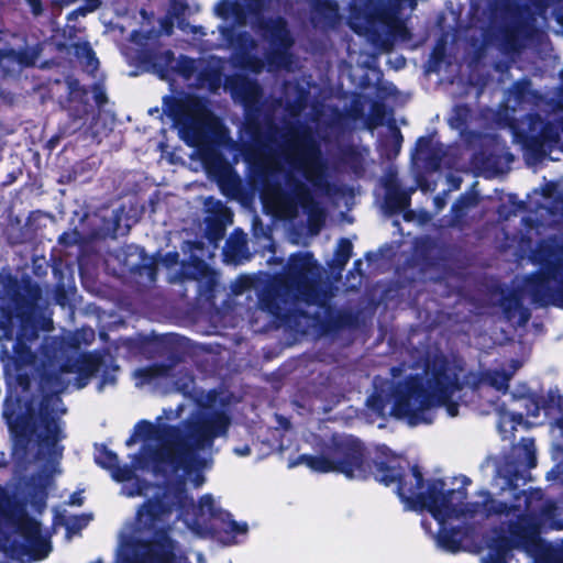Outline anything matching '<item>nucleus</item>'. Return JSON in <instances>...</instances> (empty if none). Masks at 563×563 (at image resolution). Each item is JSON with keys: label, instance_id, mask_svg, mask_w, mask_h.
Segmentation results:
<instances>
[{"label": "nucleus", "instance_id": "obj_1", "mask_svg": "<svg viewBox=\"0 0 563 563\" xmlns=\"http://www.w3.org/2000/svg\"><path fill=\"white\" fill-rule=\"evenodd\" d=\"M517 450V461L503 457L496 463L494 477L495 487L512 493L510 504L494 499L487 490L478 494L481 503H465L466 487L471 484L466 476L460 477L461 486L457 488H446L442 479H431L424 484L417 465L404 474L396 459L388 457L386 446L382 448V454L387 460L374 461L373 470L368 471L363 446L352 438H333L320 455L302 454L290 466L305 464L313 472H339L352 479H365L373 474L377 482L386 486L397 484V495L406 509L427 510L430 514L437 531L432 530L427 518L421 520V526L445 552L456 553L464 549V539L471 532V527L466 526L468 520L497 517L506 525L512 547L529 553L538 547L542 527L554 517L555 505L539 488L517 492L519 482L526 481L520 466H536L533 439H522Z\"/></svg>", "mask_w": 563, "mask_h": 563}, {"label": "nucleus", "instance_id": "obj_2", "mask_svg": "<svg viewBox=\"0 0 563 563\" xmlns=\"http://www.w3.org/2000/svg\"><path fill=\"white\" fill-rule=\"evenodd\" d=\"M132 377L136 387L157 393H167L173 383L177 391L197 404V408L177 426H169L165 420L179 419L184 405L163 409V415L154 422L139 421L125 441L129 448L141 443L133 465L167 477V483L189 482L199 488L206 482L207 461L199 459L197 453L210 452L217 439L228 435L232 422L230 396L216 389L198 390L192 376L187 373L173 380L170 369L163 365L136 368Z\"/></svg>", "mask_w": 563, "mask_h": 563}, {"label": "nucleus", "instance_id": "obj_3", "mask_svg": "<svg viewBox=\"0 0 563 563\" xmlns=\"http://www.w3.org/2000/svg\"><path fill=\"white\" fill-rule=\"evenodd\" d=\"M66 408L57 395H47L40 402L37 416L13 417L8 409L7 419L13 438V453L25 451L33 440L36 445V460L43 462L37 472L11 489L0 484V529L13 530V539H7L2 547L4 553L22 563L40 561L52 551L49 536L43 532L40 521L31 517L42 515L47 506L48 492L54 478L60 473L59 461L63 456V441L67 434L62 416Z\"/></svg>", "mask_w": 563, "mask_h": 563}, {"label": "nucleus", "instance_id": "obj_4", "mask_svg": "<svg viewBox=\"0 0 563 563\" xmlns=\"http://www.w3.org/2000/svg\"><path fill=\"white\" fill-rule=\"evenodd\" d=\"M186 483L157 486L153 496L137 508L134 519L120 532L115 563H189L168 536L174 520H181L196 537L225 547L245 542L247 522L236 521L210 494L201 496L196 504L185 488Z\"/></svg>", "mask_w": 563, "mask_h": 563}, {"label": "nucleus", "instance_id": "obj_5", "mask_svg": "<svg viewBox=\"0 0 563 563\" xmlns=\"http://www.w3.org/2000/svg\"><path fill=\"white\" fill-rule=\"evenodd\" d=\"M521 363L511 360L500 368L484 372L478 379L464 374L463 360L454 354H444L438 349L427 353L421 376H406L399 380L400 367L391 368V379L375 377L374 391L367 398V408L384 417L387 412L410 427L431 424L438 411L444 408L450 418L459 415L465 385L472 384L473 391L482 393L485 387L507 393L509 382Z\"/></svg>", "mask_w": 563, "mask_h": 563}, {"label": "nucleus", "instance_id": "obj_6", "mask_svg": "<svg viewBox=\"0 0 563 563\" xmlns=\"http://www.w3.org/2000/svg\"><path fill=\"white\" fill-rule=\"evenodd\" d=\"M317 262L309 252H299L289 257L284 274L254 279L240 276L231 284L234 295L251 288L256 289L257 306L267 313L269 323L282 324L303 314V306L317 302L313 277Z\"/></svg>", "mask_w": 563, "mask_h": 563}, {"label": "nucleus", "instance_id": "obj_7", "mask_svg": "<svg viewBox=\"0 0 563 563\" xmlns=\"http://www.w3.org/2000/svg\"><path fill=\"white\" fill-rule=\"evenodd\" d=\"M417 0H352L349 26L379 52L410 40V14Z\"/></svg>", "mask_w": 563, "mask_h": 563}, {"label": "nucleus", "instance_id": "obj_8", "mask_svg": "<svg viewBox=\"0 0 563 563\" xmlns=\"http://www.w3.org/2000/svg\"><path fill=\"white\" fill-rule=\"evenodd\" d=\"M213 12L223 21L218 31L228 48L249 52L256 47L247 32L239 31L246 24L255 32L272 31L274 37L287 40L285 20L280 16L266 19L263 15V0H220Z\"/></svg>", "mask_w": 563, "mask_h": 563}, {"label": "nucleus", "instance_id": "obj_9", "mask_svg": "<svg viewBox=\"0 0 563 563\" xmlns=\"http://www.w3.org/2000/svg\"><path fill=\"white\" fill-rule=\"evenodd\" d=\"M503 126H507L514 142L521 145L530 167H537L555 148L563 152L562 118L544 122L538 114H527L520 121L506 118Z\"/></svg>", "mask_w": 563, "mask_h": 563}, {"label": "nucleus", "instance_id": "obj_10", "mask_svg": "<svg viewBox=\"0 0 563 563\" xmlns=\"http://www.w3.org/2000/svg\"><path fill=\"white\" fill-rule=\"evenodd\" d=\"M262 200L274 216L284 220L296 219L301 210L313 233L319 232L325 219L324 210L307 186L291 175L286 176L285 188L267 184L262 191Z\"/></svg>", "mask_w": 563, "mask_h": 563}, {"label": "nucleus", "instance_id": "obj_11", "mask_svg": "<svg viewBox=\"0 0 563 563\" xmlns=\"http://www.w3.org/2000/svg\"><path fill=\"white\" fill-rule=\"evenodd\" d=\"M163 112L172 119L179 137L189 146L200 145L207 131L217 123L207 101L194 95L164 97Z\"/></svg>", "mask_w": 563, "mask_h": 563}, {"label": "nucleus", "instance_id": "obj_12", "mask_svg": "<svg viewBox=\"0 0 563 563\" xmlns=\"http://www.w3.org/2000/svg\"><path fill=\"white\" fill-rule=\"evenodd\" d=\"M140 14L143 19L142 29L131 33L129 43L122 47V54L130 64L145 67L162 79H170L176 57L172 49L162 48L159 38L164 34L154 27L145 29V25L151 24L153 13L142 9Z\"/></svg>", "mask_w": 563, "mask_h": 563}, {"label": "nucleus", "instance_id": "obj_13", "mask_svg": "<svg viewBox=\"0 0 563 563\" xmlns=\"http://www.w3.org/2000/svg\"><path fill=\"white\" fill-rule=\"evenodd\" d=\"M181 251L188 255L187 260L180 262L177 252H168L159 260L158 264L167 271L168 283L197 280L203 291L212 292L219 282V274L203 261L202 244L186 241L181 245Z\"/></svg>", "mask_w": 563, "mask_h": 563}, {"label": "nucleus", "instance_id": "obj_14", "mask_svg": "<svg viewBox=\"0 0 563 563\" xmlns=\"http://www.w3.org/2000/svg\"><path fill=\"white\" fill-rule=\"evenodd\" d=\"M22 38L9 31L0 30V99L13 101L10 88L13 87L23 68L33 66L42 53V44L19 45Z\"/></svg>", "mask_w": 563, "mask_h": 563}, {"label": "nucleus", "instance_id": "obj_15", "mask_svg": "<svg viewBox=\"0 0 563 563\" xmlns=\"http://www.w3.org/2000/svg\"><path fill=\"white\" fill-rule=\"evenodd\" d=\"M522 290L534 305L563 309V253L548 255L540 272L525 278Z\"/></svg>", "mask_w": 563, "mask_h": 563}, {"label": "nucleus", "instance_id": "obj_16", "mask_svg": "<svg viewBox=\"0 0 563 563\" xmlns=\"http://www.w3.org/2000/svg\"><path fill=\"white\" fill-rule=\"evenodd\" d=\"M285 158L291 169L300 173L316 190L329 195L327 164L319 145L312 139L296 137L289 141Z\"/></svg>", "mask_w": 563, "mask_h": 563}, {"label": "nucleus", "instance_id": "obj_17", "mask_svg": "<svg viewBox=\"0 0 563 563\" xmlns=\"http://www.w3.org/2000/svg\"><path fill=\"white\" fill-rule=\"evenodd\" d=\"M118 371L119 366L109 353L92 352L77 353L75 357L68 358L60 374H78L77 388H82L91 376L98 375L100 377L98 389L101 391L108 386L115 385Z\"/></svg>", "mask_w": 563, "mask_h": 563}, {"label": "nucleus", "instance_id": "obj_18", "mask_svg": "<svg viewBox=\"0 0 563 563\" xmlns=\"http://www.w3.org/2000/svg\"><path fill=\"white\" fill-rule=\"evenodd\" d=\"M199 11V7L195 5L191 8L188 3L183 0H172L168 4L166 14L157 20L158 29L156 32L169 36L174 32V25L184 33L191 34L195 37H202L207 35L205 27L200 25H191L186 21V16L194 14Z\"/></svg>", "mask_w": 563, "mask_h": 563}, {"label": "nucleus", "instance_id": "obj_19", "mask_svg": "<svg viewBox=\"0 0 563 563\" xmlns=\"http://www.w3.org/2000/svg\"><path fill=\"white\" fill-rule=\"evenodd\" d=\"M380 185L385 189V208L389 213L404 211L410 203V194L400 188L397 172L389 167L380 178Z\"/></svg>", "mask_w": 563, "mask_h": 563}, {"label": "nucleus", "instance_id": "obj_20", "mask_svg": "<svg viewBox=\"0 0 563 563\" xmlns=\"http://www.w3.org/2000/svg\"><path fill=\"white\" fill-rule=\"evenodd\" d=\"M445 147L433 136H422L416 143L412 159L428 170H438L442 165Z\"/></svg>", "mask_w": 563, "mask_h": 563}, {"label": "nucleus", "instance_id": "obj_21", "mask_svg": "<svg viewBox=\"0 0 563 563\" xmlns=\"http://www.w3.org/2000/svg\"><path fill=\"white\" fill-rule=\"evenodd\" d=\"M262 36L268 38L272 44H278L279 47L273 48L266 55L267 62V70L274 71L278 69L291 70L294 64V56L289 52V48L292 44L289 32L287 31V40L282 41L277 37H274L272 31H262L257 32Z\"/></svg>", "mask_w": 563, "mask_h": 563}, {"label": "nucleus", "instance_id": "obj_22", "mask_svg": "<svg viewBox=\"0 0 563 563\" xmlns=\"http://www.w3.org/2000/svg\"><path fill=\"white\" fill-rule=\"evenodd\" d=\"M136 454L131 456V466L129 465H119L118 455L108 450L106 445H96L95 446V462L102 468L108 470L111 473V476L114 481H128L131 478L134 470H137L133 465V457ZM142 471H148L147 468H141Z\"/></svg>", "mask_w": 563, "mask_h": 563}, {"label": "nucleus", "instance_id": "obj_23", "mask_svg": "<svg viewBox=\"0 0 563 563\" xmlns=\"http://www.w3.org/2000/svg\"><path fill=\"white\" fill-rule=\"evenodd\" d=\"M231 95L234 101L244 107L245 111H251L262 97V88L255 80L239 77L231 85Z\"/></svg>", "mask_w": 563, "mask_h": 563}, {"label": "nucleus", "instance_id": "obj_24", "mask_svg": "<svg viewBox=\"0 0 563 563\" xmlns=\"http://www.w3.org/2000/svg\"><path fill=\"white\" fill-rule=\"evenodd\" d=\"M224 262L239 265L250 258L246 236L243 232L233 233L223 249Z\"/></svg>", "mask_w": 563, "mask_h": 563}, {"label": "nucleus", "instance_id": "obj_25", "mask_svg": "<svg viewBox=\"0 0 563 563\" xmlns=\"http://www.w3.org/2000/svg\"><path fill=\"white\" fill-rule=\"evenodd\" d=\"M520 292L514 291L505 297L500 303L506 319L518 325H525L530 319V312L523 307Z\"/></svg>", "mask_w": 563, "mask_h": 563}, {"label": "nucleus", "instance_id": "obj_26", "mask_svg": "<svg viewBox=\"0 0 563 563\" xmlns=\"http://www.w3.org/2000/svg\"><path fill=\"white\" fill-rule=\"evenodd\" d=\"M493 411L498 416V431L504 440L512 438L517 426L523 421L522 413L509 411L504 405L492 402Z\"/></svg>", "mask_w": 563, "mask_h": 563}, {"label": "nucleus", "instance_id": "obj_27", "mask_svg": "<svg viewBox=\"0 0 563 563\" xmlns=\"http://www.w3.org/2000/svg\"><path fill=\"white\" fill-rule=\"evenodd\" d=\"M217 184L228 198H238L242 192L240 176L230 167L223 166L217 175Z\"/></svg>", "mask_w": 563, "mask_h": 563}, {"label": "nucleus", "instance_id": "obj_28", "mask_svg": "<svg viewBox=\"0 0 563 563\" xmlns=\"http://www.w3.org/2000/svg\"><path fill=\"white\" fill-rule=\"evenodd\" d=\"M313 20L333 26L339 21V5L332 0H312Z\"/></svg>", "mask_w": 563, "mask_h": 563}, {"label": "nucleus", "instance_id": "obj_29", "mask_svg": "<svg viewBox=\"0 0 563 563\" xmlns=\"http://www.w3.org/2000/svg\"><path fill=\"white\" fill-rule=\"evenodd\" d=\"M477 205V197L473 194L462 195L451 208V225H460L470 209Z\"/></svg>", "mask_w": 563, "mask_h": 563}, {"label": "nucleus", "instance_id": "obj_30", "mask_svg": "<svg viewBox=\"0 0 563 563\" xmlns=\"http://www.w3.org/2000/svg\"><path fill=\"white\" fill-rule=\"evenodd\" d=\"M74 54L88 71L97 69L99 62L88 42L76 43L74 45Z\"/></svg>", "mask_w": 563, "mask_h": 563}, {"label": "nucleus", "instance_id": "obj_31", "mask_svg": "<svg viewBox=\"0 0 563 563\" xmlns=\"http://www.w3.org/2000/svg\"><path fill=\"white\" fill-rule=\"evenodd\" d=\"M509 549L507 542L496 541L488 545V552L481 559L482 563H508Z\"/></svg>", "mask_w": 563, "mask_h": 563}, {"label": "nucleus", "instance_id": "obj_32", "mask_svg": "<svg viewBox=\"0 0 563 563\" xmlns=\"http://www.w3.org/2000/svg\"><path fill=\"white\" fill-rule=\"evenodd\" d=\"M95 331L91 328H82L75 332L67 333L63 340L73 349H79L80 345H89L95 341Z\"/></svg>", "mask_w": 563, "mask_h": 563}, {"label": "nucleus", "instance_id": "obj_33", "mask_svg": "<svg viewBox=\"0 0 563 563\" xmlns=\"http://www.w3.org/2000/svg\"><path fill=\"white\" fill-rule=\"evenodd\" d=\"M198 60L186 55H180L175 58L173 67V77L180 76L184 79H190L197 70Z\"/></svg>", "mask_w": 563, "mask_h": 563}, {"label": "nucleus", "instance_id": "obj_34", "mask_svg": "<svg viewBox=\"0 0 563 563\" xmlns=\"http://www.w3.org/2000/svg\"><path fill=\"white\" fill-rule=\"evenodd\" d=\"M446 38L442 36L439 38L431 52L430 58L427 65V71L438 73L441 69L442 63L445 57Z\"/></svg>", "mask_w": 563, "mask_h": 563}, {"label": "nucleus", "instance_id": "obj_35", "mask_svg": "<svg viewBox=\"0 0 563 563\" xmlns=\"http://www.w3.org/2000/svg\"><path fill=\"white\" fill-rule=\"evenodd\" d=\"M353 244L349 239H341L338 242L332 265L335 268L342 269L352 256Z\"/></svg>", "mask_w": 563, "mask_h": 563}, {"label": "nucleus", "instance_id": "obj_36", "mask_svg": "<svg viewBox=\"0 0 563 563\" xmlns=\"http://www.w3.org/2000/svg\"><path fill=\"white\" fill-rule=\"evenodd\" d=\"M205 211L213 214V220L223 221L229 217L227 206L214 197H207L203 201Z\"/></svg>", "mask_w": 563, "mask_h": 563}, {"label": "nucleus", "instance_id": "obj_37", "mask_svg": "<svg viewBox=\"0 0 563 563\" xmlns=\"http://www.w3.org/2000/svg\"><path fill=\"white\" fill-rule=\"evenodd\" d=\"M77 0H53L54 3H57L58 5H69ZM100 5V0H85V4L82 7L77 8L76 10L71 11L67 19L68 20H75L78 16H85L87 13L95 11Z\"/></svg>", "mask_w": 563, "mask_h": 563}, {"label": "nucleus", "instance_id": "obj_38", "mask_svg": "<svg viewBox=\"0 0 563 563\" xmlns=\"http://www.w3.org/2000/svg\"><path fill=\"white\" fill-rule=\"evenodd\" d=\"M133 477V475L131 476ZM122 486V494L126 497L145 496L148 493L150 485L140 478H130Z\"/></svg>", "mask_w": 563, "mask_h": 563}, {"label": "nucleus", "instance_id": "obj_39", "mask_svg": "<svg viewBox=\"0 0 563 563\" xmlns=\"http://www.w3.org/2000/svg\"><path fill=\"white\" fill-rule=\"evenodd\" d=\"M90 519L91 517L87 515L69 517L66 521V528L70 532L81 530L88 525Z\"/></svg>", "mask_w": 563, "mask_h": 563}, {"label": "nucleus", "instance_id": "obj_40", "mask_svg": "<svg viewBox=\"0 0 563 563\" xmlns=\"http://www.w3.org/2000/svg\"><path fill=\"white\" fill-rule=\"evenodd\" d=\"M508 200L511 205V209L509 211H506V207L505 206H501L499 209H498V214L499 217H504V218H508L509 216L511 214H516L517 211H519L520 209H522V203L521 202H518L516 200V196L515 195H510L508 197Z\"/></svg>", "mask_w": 563, "mask_h": 563}, {"label": "nucleus", "instance_id": "obj_41", "mask_svg": "<svg viewBox=\"0 0 563 563\" xmlns=\"http://www.w3.org/2000/svg\"><path fill=\"white\" fill-rule=\"evenodd\" d=\"M498 0H471L472 8L475 11H495V5Z\"/></svg>", "mask_w": 563, "mask_h": 563}, {"label": "nucleus", "instance_id": "obj_42", "mask_svg": "<svg viewBox=\"0 0 563 563\" xmlns=\"http://www.w3.org/2000/svg\"><path fill=\"white\" fill-rule=\"evenodd\" d=\"M362 261L357 260L354 262L353 269L349 272L347 279H355L354 283L351 284V287L354 288L362 283Z\"/></svg>", "mask_w": 563, "mask_h": 563}, {"label": "nucleus", "instance_id": "obj_43", "mask_svg": "<svg viewBox=\"0 0 563 563\" xmlns=\"http://www.w3.org/2000/svg\"><path fill=\"white\" fill-rule=\"evenodd\" d=\"M256 167L262 177H266L268 173L275 169L273 162L266 158L258 159L256 163Z\"/></svg>", "mask_w": 563, "mask_h": 563}, {"label": "nucleus", "instance_id": "obj_44", "mask_svg": "<svg viewBox=\"0 0 563 563\" xmlns=\"http://www.w3.org/2000/svg\"><path fill=\"white\" fill-rule=\"evenodd\" d=\"M523 401L528 416L538 417L540 412L539 402L532 398H525Z\"/></svg>", "mask_w": 563, "mask_h": 563}, {"label": "nucleus", "instance_id": "obj_45", "mask_svg": "<svg viewBox=\"0 0 563 563\" xmlns=\"http://www.w3.org/2000/svg\"><path fill=\"white\" fill-rule=\"evenodd\" d=\"M26 4L34 16H38L43 13L42 0H25Z\"/></svg>", "mask_w": 563, "mask_h": 563}, {"label": "nucleus", "instance_id": "obj_46", "mask_svg": "<svg viewBox=\"0 0 563 563\" xmlns=\"http://www.w3.org/2000/svg\"><path fill=\"white\" fill-rule=\"evenodd\" d=\"M391 141L395 145V155H397L401 147L402 135L398 129L391 131Z\"/></svg>", "mask_w": 563, "mask_h": 563}, {"label": "nucleus", "instance_id": "obj_47", "mask_svg": "<svg viewBox=\"0 0 563 563\" xmlns=\"http://www.w3.org/2000/svg\"><path fill=\"white\" fill-rule=\"evenodd\" d=\"M67 85H68L69 93L71 97H77L80 95L81 88L79 86L78 80L68 78Z\"/></svg>", "mask_w": 563, "mask_h": 563}, {"label": "nucleus", "instance_id": "obj_48", "mask_svg": "<svg viewBox=\"0 0 563 563\" xmlns=\"http://www.w3.org/2000/svg\"><path fill=\"white\" fill-rule=\"evenodd\" d=\"M465 111H466V110H465L464 108H462V107H456V108H455V113H456V115H455V117H452V118L450 119V124H451L453 128H457V129H459V128H461V126L464 124V122L460 120L459 115H460V113H461V112H465Z\"/></svg>", "mask_w": 563, "mask_h": 563}, {"label": "nucleus", "instance_id": "obj_49", "mask_svg": "<svg viewBox=\"0 0 563 563\" xmlns=\"http://www.w3.org/2000/svg\"><path fill=\"white\" fill-rule=\"evenodd\" d=\"M54 380H57V376L56 377H49L48 380H47V384L54 388V390L56 393H62L64 391V389L66 388V386L64 384H59V383H56Z\"/></svg>", "mask_w": 563, "mask_h": 563}, {"label": "nucleus", "instance_id": "obj_50", "mask_svg": "<svg viewBox=\"0 0 563 563\" xmlns=\"http://www.w3.org/2000/svg\"><path fill=\"white\" fill-rule=\"evenodd\" d=\"M82 496L80 492H76L69 497L68 504L71 506H81L82 504Z\"/></svg>", "mask_w": 563, "mask_h": 563}, {"label": "nucleus", "instance_id": "obj_51", "mask_svg": "<svg viewBox=\"0 0 563 563\" xmlns=\"http://www.w3.org/2000/svg\"><path fill=\"white\" fill-rule=\"evenodd\" d=\"M525 88H526V84H523V82H517V84L514 86L512 90H510V92H509V93H510V95L516 93V95H517V96H516V99H518V100H519V99H521V95L523 93Z\"/></svg>", "mask_w": 563, "mask_h": 563}, {"label": "nucleus", "instance_id": "obj_52", "mask_svg": "<svg viewBox=\"0 0 563 563\" xmlns=\"http://www.w3.org/2000/svg\"><path fill=\"white\" fill-rule=\"evenodd\" d=\"M234 453L239 456H247L251 453V449L249 445H243L241 448H235Z\"/></svg>", "mask_w": 563, "mask_h": 563}, {"label": "nucleus", "instance_id": "obj_53", "mask_svg": "<svg viewBox=\"0 0 563 563\" xmlns=\"http://www.w3.org/2000/svg\"><path fill=\"white\" fill-rule=\"evenodd\" d=\"M274 137H275V129L273 125L269 126V129L265 132L264 134V139L271 143L274 141Z\"/></svg>", "mask_w": 563, "mask_h": 563}, {"label": "nucleus", "instance_id": "obj_54", "mask_svg": "<svg viewBox=\"0 0 563 563\" xmlns=\"http://www.w3.org/2000/svg\"><path fill=\"white\" fill-rule=\"evenodd\" d=\"M9 465V460L3 451H0V468H5Z\"/></svg>", "mask_w": 563, "mask_h": 563}, {"label": "nucleus", "instance_id": "obj_55", "mask_svg": "<svg viewBox=\"0 0 563 563\" xmlns=\"http://www.w3.org/2000/svg\"><path fill=\"white\" fill-rule=\"evenodd\" d=\"M434 205H435L438 210H441L444 207V205H445V199L443 197H441V196H437L434 198Z\"/></svg>", "mask_w": 563, "mask_h": 563}, {"label": "nucleus", "instance_id": "obj_56", "mask_svg": "<svg viewBox=\"0 0 563 563\" xmlns=\"http://www.w3.org/2000/svg\"><path fill=\"white\" fill-rule=\"evenodd\" d=\"M249 67L251 68L252 71H254L255 74H258L262 70L263 65L260 62H255L252 65H249Z\"/></svg>", "mask_w": 563, "mask_h": 563}, {"label": "nucleus", "instance_id": "obj_57", "mask_svg": "<svg viewBox=\"0 0 563 563\" xmlns=\"http://www.w3.org/2000/svg\"><path fill=\"white\" fill-rule=\"evenodd\" d=\"M560 468L561 466L560 465H556L553 470H551L549 473H548V478H552V477H555L556 476V473L560 472Z\"/></svg>", "mask_w": 563, "mask_h": 563}, {"label": "nucleus", "instance_id": "obj_58", "mask_svg": "<svg viewBox=\"0 0 563 563\" xmlns=\"http://www.w3.org/2000/svg\"><path fill=\"white\" fill-rule=\"evenodd\" d=\"M95 100L98 104H102L103 100H104V95L103 92H97L95 95Z\"/></svg>", "mask_w": 563, "mask_h": 563}, {"label": "nucleus", "instance_id": "obj_59", "mask_svg": "<svg viewBox=\"0 0 563 563\" xmlns=\"http://www.w3.org/2000/svg\"><path fill=\"white\" fill-rule=\"evenodd\" d=\"M147 271H148L150 280L151 282H155L156 280V272H155V269L148 268Z\"/></svg>", "mask_w": 563, "mask_h": 563}, {"label": "nucleus", "instance_id": "obj_60", "mask_svg": "<svg viewBox=\"0 0 563 563\" xmlns=\"http://www.w3.org/2000/svg\"><path fill=\"white\" fill-rule=\"evenodd\" d=\"M219 47H220L219 45H210V46H206V45H203V46H201L200 48H201L202 51H207V49H216V48H219Z\"/></svg>", "mask_w": 563, "mask_h": 563}, {"label": "nucleus", "instance_id": "obj_61", "mask_svg": "<svg viewBox=\"0 0 563 563\" xmlns=\"http://www.w3.org/2000/svg\"><path fill=\"white\" fill-rule=\"evenodd\" d=\"M56 301H57V303L64 306V301L59 297L56 298Z\"/></svg>", "mask_w": 563, "mask_h": 563}, {"label": "nucleus", "instance_id": "obj_62", "mask_svg": "<svg viewBox=\"0 0 563 563\" xmlns=\"http://www.w3.org/2000/svg\"><path fill=\"white\" fill-rule=\"evenodd\" d=\"M90 563H103V561L101 559H97V560H95V561H92Z\"/></svg>", "mask_w": 563, "mask_h": 563}, {"label": "nucleus", "instance_id": "obj_63", "mask_svg": "<svg viewBox=\"0 0 563 563\" xmlns=\"http://www.w3.org/2000/svg\"><path fill=\"white\" fill-rule=\"evenodd\" d=\"M55 143H56L55 139H51V140H49V144H51L52 146H54V145H55Z\"/></svg>", "mask_w": 563, "mask_h": 563}, {"label": "nucleus", "instance_id": "obj_64", "mask_svg": "<svg viewBox=\"0 0 563 563\" xmlns=\"http://www.w3.org/2000/svg\"><path fill=\"white\" fill-rule=\"evenodd\" d=\"M453 188H454V189H457V188H459V183L453 181Z\"/></svg>", "mask_w": 563, "mask_h": 563}]
</instances>
